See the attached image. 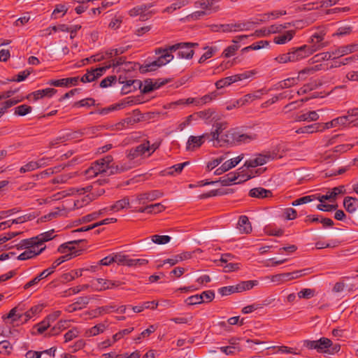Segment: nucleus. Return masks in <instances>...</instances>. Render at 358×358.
Here are the masks:
<instances>
[{
  "label": "nucleus",
  "mask_w": 358,
  "mask_h": 358,
  "mask_svg": "<svg viewBox=\"0 0 358 358\" xmlns=\"http://www.w3.org/2000/svg\"><path fill=\"white\" fill-rule=\"evenodd\" d=\"M323 40L322 34L315 33L309 41L310 45H303L300 47L290 48L289 54L291 62H299L322 48L324 46V43H322Z\"/></svg>",
  "instance_id": "1"
},
{
  "label": "nucleus",
  "mask_w": 358,
  "mask_h": 358,
  "mask_svg": "<svg viewBox=\"0 0 358 358\" xmlns=\"http://www.w3.org/2000/svg\"><path fill=\"white\" fill-rule=\"evenodd\" d=\"M94 164L99 174L106 173L108 176L120 173L131 168V166L126 164H115L113 162V157L110 155L95 161Z\"/></svg>",
  "instance_id": "2"
},
{
  "label": "nucleus",
  "mask_w": 358,
  "mask_h": 358,
  "mask_svg": "<svg viewBox=\"0 0 358 358\" xmlns=\"http://www.w3.org/2000/svg\"><path fill=\"white\" fill-rule=\"evenodd\" d=\"M83 240H78V241H70L64 244H62L58 248V252L62 254H65L58 259H57L52 264L53 268L55 269L59 265H60L62 263L68 261L71 259L73 257H75L80 255L79 251L76 250L74 247H69V244H78L80 242H82Z\"/></svg>",
  "instance_id": "3"
},
{
  "label": "nucleus",
  "mask_w": 358,
  "mask_h": 358,
  "mask_svg": "<svg viewBox=\"0 0 358 358\" xmlns=\"http://www.w3.org/2000/svg\"><path fill=\"white\" fill-rule=\"evenodd\" d=\"M196 43H179L169 46L170 52L178 51V56L182 59H191L194 55L193 47L198 46Z\"/></svg>",
  "instance_id": "4"
},
{
  "label": "nucleus",
  "mask_w": 358,
  "mask_h": 358,
  "mask_svg": "<svg viewBox=\"0 0 358 358\" xmlns=\"http://www.w3.org/2000/svg\"><path fill=\"white\" fill-rule=\"evenodd\" d=\"M255 24L253 22H238L231 24H217L214 25L215 31H222V32L228 33L232 31H248L250 30L252 25Z\"/></svg>",
  "instance_id": "5"
},
{
  "label": "nucleus",
  "mask_w": 358,
  "mask_h": 358,
  "mask_svg": "<svg viewBox=\"0 0 358 358\" xmlns=\"http://www.w3.org/2000/svg\"><path fill=\"white\" fill-rule=\"evenodd\" d=\"M332 345V341L325 337H322L317 341L306 340L303 341V346L310 350H316L317 352H327L328 349Z\"/></svg>",
  "instance_id": "6"
},
{
  "label": "nucleus",
  "mask_w": 358,
  "mask_h": 358,
  "mask_svg": "<svg viewBox=\"0 0 358 358\" xmlns=\"http://www.w3.org/2000/svg\"><path fill=\"white\" fill-rule=\"evenodd\" d=\"M276 154H272L270 152H265L262 153H259L255 155V157L254 159H250L249 160L245 161L244 164V166L249 168H255L259 166H262L267 162L275 159Z\"/></svg>",
  "instance_id": "7"
},
{
  "label": "nucleus",
  "mask_w": 358,
  "mask_h": 358,
  "mask_svg": "<svg viewBox=\"0 0 358 358\" xmlns=\"http://www.w3.org/2000/svg\"><path fill=\"white\" fill-rule=\"evenodd\" d=\"M233 138H234V145H241L243 143H248L257 138V135L255 134L243 133L238 128H233Z\"/></svg>",
  "instance_id": "8"
},
{
  "label": "nucleus",
  "mask_w": 358,
  "mask_h": 358,
  "mask_svg": "<svg viewBox=\"0 0 358 358\" xmlns=\"http://www.w3.org/2000/svg\"><path fill=\"white\" fill-rule=\"evenodd\" d=\"M206 140L210 141V135L204 134L199 136H190L187 140L186 150H194L202 145Z\"/></svg>",
  "instance_id": "9"
},
{
  "label": "nucleus",
  "mask_w": 358,
  "mask_h": 358,
  "mask_svg": "<svg viewBox=\"0 0 358 358\" xmlns=\"http://www.w3.org/2000/svg\"><path fill=\"white\" fill-rule=\"evenodd\" d=\"M171 240V237L167 235H153L149 238L140 241L141 246L145 248H148L152 243L158 245H164L169 243Z\"/></svg>",
  "instance_id": "10"
},
{
  "label": "nucleus",
  "mask_w": 358,
  "mask_h": 358,
  "mask_svg": "<svg viewBox=\"0 0 358 358\" xmlns=\"http://www.w3.org/2000/svg\"><path fill=\"white\" fill-rule=\"evenodd\" d=\"M122 283L120 281H112L104 280L103 278H96L92 281V285L95 286V289L98 291H103L113 287H118Z\"/></svg>",
  "instance_id": "11"
},
{
  "label": "nucleus",
  "mask_w": 358,
  "mask_h": 358,
  "mask_svg": "<svg viewBox=\"0 0 358 358\" xmlns=\"http://www.w3.org/2000/svg\"><path fill=\"white\" fill-rule=\"evenodd\" d=\"M149 141H146V143L138 145V146L130 149L127 155V157L129 159L132 160L135 158L142 156L146 152L149 151Z\"/></svg>",
  "instance_id": "12"
},
{
  "label": "nucleus",
  "mask_w": 358,
  "mask_h": 358,
  "mask_svg": "<svg viewBox=\"0 0 358 358\" xmlns=\"http://www.w3.org/2000/svg\"><path fill=\"white\" fill-rule=\"evenodd\" d=\"M357 51L358 44H348L336 48L333 50V54H334L335 59H337Z\"/></svg>",
  "instance_id": "13"
},
{
  "label": "nucleus",
  "mask_w": 358,
  "mask_h": 358,
  "mask_svg": "<svg viewBox=\"0 0 358 358\" xmlns=\"http://www.w3.org/2000/svg\"><path fill=\"white\" fill-rule=\"evenodd\" d=\"M162 195L163 194L160 191L152 190L138 194L136 196V201L139 204H145L148 201H152L162 196Z\"/></svg>",
  "instance_id": "14"
},
{
  "label": "nucleus",
  "mask_w": 358,
  "mask_h": 358,
  "mask_svg": "<svg viewBox=\"0 0 358 358\" xmlns=\"http://www.w3.org/2000/svg\"><path fill=\"white\" fill-rule=\"evenodd\" d=\"M79 81V77H71L59 80H50L48 84L55 87H68L76 85Z\"/></svg>",
  "instance_id": "15"
},
{
  "label": "nucleus",
  "mask_w": 358,
  "mask_h": 358,
  "mask_svg": "<svg viewBox=\"0 0 358 358\" xmlns=\"http://www.w3.org/2000/svg\"><path fill=\"white\" fill-rule=\"evenodd\" d=\"M345 193V189L344 185H340L338 187H334L331 192L325 195H319L317 196V199L324 203L326 200L335 199L338 194H343Z\"/></svg>",
  "instance_id": "16"
},
{
  "label": "nucleus",
  "mask_w": 358,
  "mask_h": 358,
  "mask_svg": "<svg viewBox=\"0 0 358 358\" xmlns=\"http://www.w3.org/2000/svg\"><path fill=\"white\" fill-rule=\"evenodd\" d=\"M233 129L227 131L224 134L220 136V137L214 142L215 146H224L225 145H234V138H233Z\"/></svg>",
  "instance_id": "17"
},
{
  "label": "nucleus",
  "mask_w": 358,
  "mask_h": 358,
  "mask_svg": "<svg viewBox=\"0 0 358 358\" xmlns=\"http://www.w3.org/2000/svg\"><path fill=\"white\" fill-rule=\"evenodd\" d=\"M213 127L215 128V131H212L209 134L210 135V141L215 142L220 136L223 134V131L227 128V122H215Z\"/></svg>",
  "instance_id": "18"
},
{
  "label": "nucleus",
  "mask_w": 358,
  "mask_h": 358,
  "mask_svg": "<svg viewBox=\"0 0 358 358\" xmlns=\"http://www.w3.org/2000/svg\"><path fill=\"white\" fill-rule=\"evenodd\" d=\"M201 8L203 10H199L192 13L190 15L191 18H192L193 20H198L204 15H210L212 13H216L220 9V6H215L214 7L209 6L208 8Z\"/></svg>",
  "instance_id": "19"
},
{
  "label": "nucleus",
  "mask_w": 358,
  "mask_h": 358,
  "mask_svg": "<svg viewBox=\"0 0 358 358\" xmlns=\"http://www.w3.org/2000/svg\"><path fill=\"white\" fill-rule=\"evenodd\" d=\"M299 80V77L296 78H288L278 82L276 85L273 86V89L276 90H283L285 88L291 87L294 85H297L298 81Z\"/></svg>",
  "instance_id": "20"
},
{
  "label": "nucleus",
  "mask_w": 358,
  "mask_h": 358,
  "mask_svg": "<svg viewBox=\"0 0 358 358\" xmlns=\"http://www.w3.org/2000/svg\"><path fill=\"white\" fill-rule=\"evenodd\" d=\"M343 206L347 212L353 213L358 208V199L352 196H346L343 200Z\"/></svg>",
  "instance_id": "21"
},
{
  "label": "nucleus",
  "mask_w": 358,
  "mask_h": 358,
  "mask_svg": "<svg viewBox=\"0 0 358 358\" xmlns=\"http://www.w3.org/2000/svg\"><path fill=\"white\" fill-rule=\"evenodd\" d=\"M142 82L139 80H128L126 81V85H123L122 88V94H127L137 88L141 89Z\"/></svg>",
  "instance_id": "22"
},
{
  "label": "nucleus",
  "mask_w": 358,
  "mask_h": 358,
  "mask_svg": "<svg viewBox=\"0 0 358 358\" xmlns=\"http://www.w3.org/2000/svg\"><path fill=\"white\" fill-rule=\"evenodd\" d=\"M294 34L295 31L289 30L281 35L275 36L273 41L276 44H285L293 38Z\"/></svg>",
  "instance_id": "23"
},
{
  "label": "nucleus",
  "mask_w": 358,
  "mask_h": 358,
  "mask_svg": "<svg viewBox=\"0 0 358 358\" xmlns=\"http://www.w3.org/2000/svg\"><path fill=\"white\" fill-rule=\"evenodd\" d=\"M238 228L241 233L249 234L252 231V226L247 216L241 215L240 217L238 222Z\"/></svg>",
  "instance_id": "24"
},
{
  "label": "nucleus",
  "mask_w": 358,
  "mask_h": 358,
  "mask_svg": "<svg viewBox=\"0 0 358 358\" xmlns=\"http://www.w3.org/2000/svg\"><path fill=\"white\" fill-rule=\"evenodd\" d=\"M319 119V115L315 110L308 111V113L297 115L295 117L296 122H312L316 121Z\"/></svg>",
  "instance_id": "25"
},
{
  "label": "nucleus",
  "mask_w": 358,
  "mask_h": 358,
  "mask_svg": "<svg viewBox=\"0 0 358 358\" xmlns=\"http://www.w3.org/2000/svg\"><path fill=\"white\" fill-rule=\"evenodd\" d=\"M239 176L240 173L238 172H230L224 176L220 178L219 180L217 182H220L222 186H229L232 182H235Z\"/></svg>",
  "instance_id": "26"
},
{
  "label": "nucleus",
  "mask_w": 358,
  "mask_h": 358,
  "mask_svg": "<svg viewBox=\"0 0 358 358\" xmlns=\"http://www.w3.org/2000/svg\"><path fill=\"white\" fill-rule=\"evenodd\" d=\"M56 92L57 90L54 88H46L36 90L32 92V94H34V101H37L44 96L51 97L56 94Z\"/></svg>",
  "instance_id": "27"
},
{
  "label": "nucleus",
  "mask_w": 358,
  "mask_h": 358,
  "mask_svg": "<svg viewBox=\"0 0 358 358\" xmlns=\"http://www.w3.org/2000/svg\"><path fill=\"white\" fill-rule=\"evenodd\" d=\"M272 194L270 190L262 187H255L250 190L249 195L255 198H266Z\"/></svg>",
  "instance_id": "28"
},
{
  "label": "nucleus",
  "mask_w": 358,
  "mask_h": 358,
  "mask_svg": "<svg viewBox=\"0 0 358 358\" xmlns=\"http://www.w3.org/2000/svg\"><path fill=\"white\" fill-rule=\"evenodd\" d=\"M45 249V246L41 248L38 250H36L35 249H27L24 252L21 253L17 259L18 260H27L31 259L34 257H36L41 254Z\"/></svg>",
  "instance_id": "29"
},
{
  "label": "nucleus",
  "mask_w": 358,
  "mask_h": 358,
  "mask_svg": "<svg viewBox=\"0 0 358 358\" xmlns=\"http://www.w3.org/2000/svg\"><path fill=\"white\" fill-rule=\"evenodd\" d=\"M310 268H305L302 270H297L290 273H285V280L289 281L294 279L299 278L304 275L310 273Z\"/></svg>",
  "instance_id": "30"
},
{
  "label": "nucleus",
  "mask_w": 358,
  "mask_h": 358,
  "mask_svg": "<svg viewBox=\"0 0 358 358\" xmlns=\"http://www.w3.org/2000/svg\"><path fill=\"white\" fill-rule=\"evenodd\" d=\"M129 199L127 196L124 197L122 199L117 201L113 205L109 207L110 210L119 211L125 208H129Z\"/></svg>",
  "instance_id": "31"
},
{
  "label": "nucleus",
  "mask_w": 358,
  "mask_h": 358,
  "mask_svg": "<svg viewBox=\"0 0 358 358\" xmlns=\"http://www.w3.org/2000/svg\"><path fill=\"white\" fill-rule=\"evenodd\" d=\"M321 126L320 123H315L310 125H307L303 127H300L296 130V134H313L317 131H320Z\"/></svg>",
  "instance_id": "32"
},
{
  "label": "nucleus",
  "mask_w": 358,
  "mask_h": 358,
  "mask_svg": "<svg viewBox=\"0 0 358 358\" xmlns=\"http://www.w3.org/2000/svg\"><path fill=\"white\" fill-rule=\"evenodd\" d=\"M123 106H124V103H116V104L111 105V106L104 108L98 109L95 112H90V114L98 113L100 115H105L112 111L120 110V109L122 108Z\"/></svg>",
  "instance_id": "33"
},
{
  "label": "nucleus",
  "mask_w": 358,
  "mask_h": 358,
  "mask_svg": "<svg viewBox=\"0 0 358 358\" xmlns=\"http://www.w3.org/2000/svg\"><path fill=\"white\" fill-rule=\"evenodd\" d=\"M236 82H237L236 77V75H234L217 80L215 83V86L217 89H221Z\"/></svg>",
  "instance_id": "34"
},
{
  "label": "nucleus",
  "mask_w": 358,
  "mask_h": 358,
  "mask_svg": "<svg viewBox=\"0 0 358 358\" xmlns=\"http://www.w3.org/2000/svg\"><path fill=\"white\" fill-rule=\"evenodd\" d=\"M243 157H244V155L241 154L239 156H238L234 159L227 160L226 162H224L222 164L223 169H224L226 170V171H229L230 169L235 167L243 159Z\"/></svg>",
  "instance_id": "35"
},
{
  "label": "nucleus",
  "mask_w": 358,
  "mask_h": 358,
  "mask_svg": "<svg viewBox=\"0 0 358 358\" xmlns=\"http://www.w3.org/2000/svg\"><path fill=\"white\" fill-rule=\"evenodd\" d=\"M258 282L257 280H247L242 281L236 285L238 292H242L246 290L251 289L254 286L257 285Z\"/></svg>",
  "instance_id": "36"
},
{
  "label": "nucleus",
  "mask_w": 358,
  "mask_h": 358,
  "mask_svg": "<svg viewBox=\"0 0 358 358\" xmlns=\"http://www.w3.org/2000/svg\"><path fill=\"white\" fill-rule=\"evenodd\" d=\"M321 64H317L314 66L307 67L300 71L299 73V78L301 80H305V75H310L314 73L315 72L320 71L321 69Z\"/></svg>",
  "instance_id": "37"
},
{
  "label": "nucleus",
  "mask_w": 358,
  "mask_h": 358,
  "mask_svg": "<svg viewBox=\"0 0 358 358\" xmlns=\"http://www.w3.org/2000/svg\"><path fill=\"white\" fill-rule=\"evenodd\" d=\"M42 310H43V306L41 305H38V306L31 307L29 310H27L24 314H23V317H24L23 322H27L34 315L41 312Z\"/></svg>",
  "instance_id": "38"
},
{
  "label": "nucleus",
  "mask_w": 358,
  "mask_h": 358,
  "mask_svg": "<svg viewBox=\"0 0 358 358\" xmlns=\"http://www.w3.org/2000/svg\"><path fill=\"white\" fill-rule=\"evenodd\" d=\"M25 249H35L36 247L40 246L38 238L35 236L31 238L23 239L21 241Z\"/></svg>",
  "instance_id": "39"
},
{
  "label": "nucleus",
  "mask_w": 358,
  "mask_h": 358,
  "mask_svg": "<svg viewBox=\"0 0 358 358\" xmlns=\"http://www.w3.org/2000/svg\"><path fill=\"white\" fill-rule=\"evenodd\" d=\"M189 164V162H185L183 163L177 164L169 168L166 172L167 175H173L175 173L178 174L181 173L182 169Z\"/></svg>",
  "instance_id": "40"
},
{
  "label": "nucleus",
  "mask_w": 358,
  "mask_h": 358,
  "mask_svg": "<svg viewBox=\"0 0 358 358\" xmlns=\"http://www.w3.org/2000/svg\"><path fill=\"white\" fill-rule=\"evenodd\" d=\"M43 166H44V164H38V163H36L35 162H33V161L29 162V163H27V164H25L24 166H22L20 169V172L21 173H24L26 172L32 171L36 170L38 168H41Z\"/></svg>",
  "instance_id": "41"
},
{
  "label": "nucleus",
  "mask_w": 358,
  "mask_h": 358,
  "mask_svg": "<svg viewBox=\"0 0 358 358\" xmlns=\"http://www.w3.org/2000/svg\"><path fill=\"white\" fill-rule=\"evenodd\" d=\"M227 154L226 153L224 155L220 156L219 157L208 162L206 169L208 171H212L213 169L220 165L222 162H223L227 157Z\"/></svg>",
  "instance_id": "42"
},
{
  "label": "nucleus",
  "mask_w": 358,
  "mask_h": 358,
  "mask_svg": "<svg viewBox=\"0 0 358 358\" xmlns=\"http://www.w3.org/2000/svg\"><path fill=\"white\" fill-rule=\"evenodd\" d=\"M173 59V55L170 52H165L160 55L155 62L159 65V68L166 64Z\"/></svg>",
  "instance_id": "43"
},
{
  "label": "nucleus",
  "mask_w": 358,
  "mask_h": 358,
  "mask_svg": "<svg viewBox=\"0 0 358 358\" xmlns=\"http://www.w3.org/2000/svg\"><path fill=\"white\" fill-rule=\"evenodd\" d=\"M159 68V65L154 61L149 64L139 65V71L141 73H146L150 71H155Z\"/></svg>",
  "instance_id": "44"
},
{
  "label": "nucleus",
  "mask_w": 358,
  "mask_h": 358,
  "mask_svg": "<svg viewBox=\"0 0 358 358\" xmlns=\"http://www.w3.org/2000/svg\"><path fill=\"white\" fill-rule=\"evenodd\" d=\"M6 317L11 319L12 322L22 321L23 314L19 313L18 307H15L10 310Z\"/></svg>",
  "instance_id": "45"
},
{
  "label": "nucleus",
  "mask_w": 358,
  "mask_h": 358,
  "mask_svg": "<svg viewBox=\"0 0 358 358\" xmlns=\"http://www.w3.org/2000/svg\"><path fill=\"white\" fill-rule=\"evenodd\" d=\"M83 269L73 270L69 273H64L62 275V279L66 281H71L76 278L80 277L83 275Z\"/></svg>",
  "instance_id": "46"
},
{
  "label": "nucleus",
  "mask_w": 358,
  "mask_h": 358,
  "mask_svg": "<svg viewBox=\"0 0 358 358\" xmlns=\"http://www.w3.org/2000/svg\"><path fill=\"white\" fill-rule=\"evenodd\" d=\"M268 44H269V42L268 41H259L252 43V45H250L246 48H244L242 50V51L245 52V51H248L250 50H257L263 48L264 47H265L266 45H268Z\"/></svg>",
  "instance_id": "47"
},
{
  "label": "nucleus",
  "mask_w": 358,
  "mask_h": 358,
  "mask_svg": "<svg viewBox=\"0 0 358 358\" xmlns=\"http://www.w3.org/2000/svg\"><path fill=\"white\" fill-rule=\"evenodd\" d=\"M32 108L28 105L22 104L15 108V115L24 116L31 113Z\"/></svg>",
  "instance_id": "48"
},
{
  "label": "nucleus",
  "mask_w": 358,
  "mask_h": 358,
  "mask_svg": "<svg viewBox=\"0 0 358 358\" xmlns=\"http://www.w3.org/2000/svg\"><path fill=\"white\" fill-rule=\"evenodd\" d=\"M297 295L299 299H309L315 295V290L314 289L305 288L299 292Z\"/></svg>",
  "instance_id": "49"
},
{
  "label": "nucleus",
  "mask_w": 358,
  "mask_h": 358,
  "mask_svg": "<svg viewBox=\"0 0 358 358\" xmlns=\"http://www.w3.org/2000/svg\"><path fill=\"white\" fill-rule=\"evenodd\" d=\"M105 329H106L105 324L100 323V324H98L94 326L91 329H90L87 331V334H88L89 336H94L99 334L100 333L103 332Z\"/></svg>",
  "instance_id": "50"
},
{
  "label": "nucleus",
  "mask_w": 358,
  "mask_h": 358,
  "mask_svg": "<svg viewBox=\"0 0 358 358\" xmlns=\"http://www.w3.org/2000/svg\"><path fill=\"white\" fill-rule=\"evenodd\" d=\"M238 292V289L236 285L222 287L218 289V293L221 294L222 296H228L234 293H236Z\"/></svg>",
  "instance_id": "51"
},
{
  "label": "nucleus",
  "mask_w": 358,
  "mask_h": 358,
  "mask_svg": "<svg viewBox=\"0 0 358 358\" xmlns=\"http://www.w3.org/2000/svg\"><path fill=\"white\" fill-rule=\"evenodd\" d=\"M32 72V69H26L23 71L20 72L16 78H13L11 79H8L9 82H21L24 80Z\"/></svg>",
  "instance_id": "52"
},
{
  "label": "nucleus",
  "mask_w": 358,
  "mask_h": 358,
  "mask_svg": "<svg viewBox=\"0 0 358 358\" xmlns=\"http://www.w3.org/2000/svg\"><path fill=\"white\" fill-rule=\"evenodd\" d=\"M204 50L208 49V50L203 53L199 60V63H203L206 59L213 57L215 52L217 51V48L215 47H205Z\"/></svg>",
  "instance_id": "53"
},
{
  "label": "nucleus",
  "mask_w": 358,
  "mask_h": 358,
  "mask_svg": "<svg viewBox=\"0 0 358 358\" xmlns=\"http://www.w3.org/2000/svg\"><path fill=\"white\" fill-rule=\"evenodd\" d=\"M13 350V347L8 341H3L0 342V354L8 355Z\"/></svg>",
  "instance_id": "54"
},
{
  "label": "nucleus",
  "mask_w": 358,
  "mask_h": 358,
  "mask_svg": "<svg viewBox=\"0 0 358 358\" xmlns=\"http://www.w3.org/2000/svg\"><path fill=\"white\" fill-rule=\"evenodd\" d=\"M185 302L188 306H192L205 303V300L202 299V296H200V294H196L188 297L185 299Z\"/></svg>",
  "instance_id": "55"
},
{
  "label": "nucleus",
  "mask_w": 358,
  "mask_h": 358,
  "mask_svg": "<svg viewBox=\"0 0 358 358\" xmlns=\"http://www.w3.org/2000/svg\"><path fill=\"white\" fill-rule=\"evenodd\" d=\"M289 23H285L284 24H273L269 26L267 28V33L270 34H275L280 33L283 29H287L288 27Z\"/></svg>",
  "instance_id": "56"
},
{
  "label": "nucleus",
  "mask_w": 358,
  "mask_h": 358,
  "mask_svg": "<svg viewBox=\"0 0 358 358\" xmlns=\"http://www.w3.org/2000/svg\"><path fill=\"white\" fill-rule=\"evenodd\" d=\"M53 233L54 230H51L36 236L38 238L40 245H42L44 242L52 240L54 238Z\"/></svg>",
  "instance_id": "57"
},
{
  "label": "nucleus",
  "mask_w": 358,
  "mask_h": 358,
  "mask_svg": "<svg viewBox=\"0 0 358 358\" xmlns=\"http://www.w3.org/2000/svg\"><path fill=\"white\" fill-rule=\"evenodd\" d=\"M95 106V100L92 98L82 99L73 103V107H90Z\"/></svg>",
  "instance_id": "58"
},
{
  "label": "nucleus",
  "mask_w": 358,
  "mask_h": 358,
  "mask_svg": "<svg viewBox=\"0 0 358 358\" xmlns=\"http://www.w3.org/2000/svg\"><path fill=\"white\" fill-rule=\"evenodd\" d=\"M50 324H51L45 318L43 321L36 324L34 328L36 329L38 334H41L50 327Z\"/></svg>",
  "instance_id": "59"
},
{
  "label": "nucleus",
  "mask_w": 358,
  "mask_h": 358,
  "mask_svg": "<svg viewBox=\"0 0 358 358\" xmlns=\"http://www.w3.org/2000/svg\"><path fill=\"white\" fill-rule=\"evenodd\" d=\"M257 73V71L255 69H252V70L244 71L243 73H241L239 74H236V77L237 81H239V80H243L250 78L255 76Z\"/></svg>",
  "instance_id": "60"
},
{
  "label": "nucleus",
  "mask_w": 358,
  "mask_h": 358,
  "mask_svg": "<svg viewBox=\"0 0 358 358\" xmlns=\"http://www.w3.org/2000/svg\"><path fill=\"white\" fill-rule=\"evenodd\" d=\"M214 113H215V110H213V109L209 108L208 110H202V111H199V112L195 113L194 115L197 117H199L201 119L207 120L209 118H210L213 115Z\"/></svg>",
  "instance_id": "61"
},
{
  "label": "nucleus",
  "mask_w": 358,
  "mask_h": 358,
  "mask_svg": "<svg viewBox=\"0 0 358 358\" xmlns=\"http://www.w3.org/2000/svg\"><path fill=\"white\" fill-rule=\"evenodd\" d=\"M96 220V215L95 214H92V213H90V214H88L87 215H85L76 220L74 221V224L76 226H78L79 224H81L83 223H87V222H92L93 220Z\"/></svg>",
  "instance_id": "62"
},
{
  "label": "nucleus",
  "mask_w": 358,
  "mask_h": 358,
  "mask_svg": "<svg viewBox=\"0 0 358 358\" xmlns=\"http://www.w3.org/2000/svg\"><path fill=\"white\" fill-rule=\"evenodd\" d=\"M239 48V45H231L228 46L222 52V55L226 57H230L233 55H234L235 52L238 50Z\"/></svg>",
  "instance_id": "63"
},
{
  "label": "nucleus",
  "mask_w": 358,
  "mask_h": 358,
  "mask_svg": "<svg viewBox=\"0 0 358 358\" xmlns=\"http://www.w3.org/2000/svg\"><path fill=\"white\" fill-rule=\"evenodd\" d=\"M216 96L215 92L206 94L203 96V97L198 99V101H196V106H201L205 103H207L210 101H211L213 99H214Z\"/></svg>",
  "instance_id": "64"
}]
</instances>
